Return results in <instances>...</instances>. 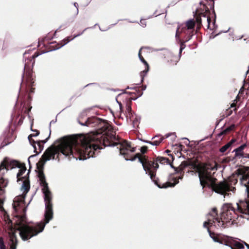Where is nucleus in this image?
<instances>
[{
    "label": "nucleus",
    "mask_w": 249,
    "mask_h": 249,
    "mask_svg": "<svg viewBox=\"0 0 249 249\" xmlns=\"http://www.w3.org/2000/svg\"><path fill=\"white\" fill-rule=\"evenodd\" d=\"M119 105H120V108H122V104L121 103H120Z\"/></svg>",
    "instance_id": "nucleus-44"
},
{
    "label": "nucleus",
    "mask_w": 249,
    "mask_h": 249,
    "mask_svg": "<svg viewBox=\"0 0 249 249\" xmlns=\"http://www.w3.org/2000/svg\"><path fill=\"white\" fill-rule=\"evenodd\" d=\"M232 113V111L230 109L227 110V116L231 115Z\"/></svg>",
    "instance_id": "nucleus-31"
},
{
    "label": "nucleus",
    "mask_w": 249,
    "mask_h": 249,
    "mask_svg": "<svg viewBox=\"0 0 249 249\" xmlns=\"http://www.w3.org/2000/svg\"><path fill=\"white\" fill-rule=\"evenodd\" d=\"M244 89L243 87L242 88V89H240L239 92V94L238 95L240 96H242V95L244 94Z\"/></svg>",
    "instance_id": "nucleus-30"
},
{
    "label": "nucleus",
    "mask_w": 249,
    "mask_h": 249,
    "mask_svg": "<svg viewBox=\"0 0 249 249\" xmlns=\"http://www.w3.org/2000/svg\"><path fill=\"white\" fill-rule=\"evenodd\" d=\"M177 62L176 61V62H175V63H173V65H176V64H177Z\"/></svg>",
    "instance_id": "nucleus-42"
},
{
    "label": "nucleus",
    "mask_w": 249,
    "mask_h": 249,
    "mask_svg": "<svg viewBox=\"0 0 249 249\" xmlns=\"http://www.w3.org/2000/svg\"><path fill=\"white\" fill-rule=\"evenodd\" d=\"M34 156V155H32L31 156L29 157V159H30V158H32V157H33ZM28 161H29V162L30 163V160L29 159H28Z\"/></svg>",
    "instance_id": "nucleus-39"
},
{
    "label": "nucleus",
    "mask_w": 249,
    "mask_h": 249,
    "mask_svg": "<svg viewBox=\"0 0 249 249\" xmlns=\"http://www.w3.org/2000/svg\"><path fill=\"white\" fill-rule=\"evenodd\" d=\"M30 144L33 146L34 148V152L36 153V154H38V153L37 151L36 147V144L37 143V142H36L34 139L30 140L29 141Z\"/></svg>",
    "instance_id": "nucleus-26"
},
{
    "label": "nucleus",
    "mask_w": 249,
    "mask_h": 249,
    "mask_svg": "<svg viewBox=\"0 0 249 249\" xmlns=\"http://www.w3.org/2000/svg\"><path fill=\"white\" fill-rule=\"evenodd\" d=\"M138 55H139V57L140 58V59L141 60V61L144 64V65L145 66V69L144 71H142L141 72V73H140V75L142 77V80H141V81L142 82L143 81V77L144 76H145V75L146 74V73L148 71H149V66L148 64V63L145 60V59H144V58L143 57V56H142V54H141V50L139 51V54H138Z\"/></svg>",
    "instance_id": "nucleus-15"
},
{
    "label": "nucleus",
    "mask_w": 249,
    "mask_h": 249,
    "mask_svg": "<svg viewBox=\"0 0 249 249\" xmlns=\"http://www.w3.org/2000/svg\"><path fill=\"white\" fill-rule=\"evenodd\" d=\"M135 90V92L130 93L131 97L128 98L126 104V117L129 118L130 121L134 122V118L132 113V100H135L142 94V90L146 88V86H140L139 87H135L134 88H130Z\"/></svg>",
    "instance_id": "nucleus-7"
},
{
    "label": "nucleus",
    "mask_w": 249,
    "mask_h": 249,
    "mask_svg": "<svg viewBox=\"0 0 249 249\" xmlns=\"http://www.w3.org/2000/svg\"><path fill=\"white\" fill-rule=\"evenodd\" d=\"M16 167H18L20 169L17 175V181H22L23 178H26L29 177V174L30 171V170H28V172L25 176L23 177H22V176L26 171V167L24 163H21L18 161V163L17 164V166H16Z\"/></svg>",
    "instance_id": "nucleus-13"
},
{
    "label": "nucleus",
    "mask_w": 249,
    "mask_h": 249,
    "mask_svg": "<svg viewBox=\"0 0 249 249\" xmlns=\"http://www.w3.org/2000/svg\"><path fill=\"white\" fill-rule=\"evenodd\" d=\"M37 145L39 147V151L37 152L38 153L40 152L43 149L44 146L43 144L40 143V142H37Z\"/></svg>",
    "instance_id": "nucleus-28"
},
{
    "label": "nucleus",
    "mask_w": 249,
    "mask_h": 249,
    "mask_svg": "<svg viewBox=\"0 0 249 249\" xmlns=\"http://www.w3.org/2000/svg\"><path fill=\"white\" fill-rule=\"evenodd\" d=\"M32 106L31 105L30 106H26L25 104H24V105L23 106L22 111L24 114H29V112L31 111Z\"/></svg>",
    "instance_id": "nucleus-25"
},
{
    "label": "nucleus",
    "mask_w": 249,
    "mask_h": 249,
    "mask_svg": "<svg viewBox=\"0 0 249 249\" xmlns=\"http://www.w3.org/2000/svg\"><path fill=\"white\" fill-rule=\"evenodd\" d=\"M208 231L211 237L214 241L229 246L231 249H243L244 248V246L243 244L234 240L231 237L224 236L218 237L215 235L214 232L211 231L209 228H208Z\"/></svg>",
    "instance_id": "nucleus-6"
},
{
    "label": "nucleus",
    "mask_w": 249,
    "mask_h": 249,
    "mask_svg": "<svg viewBox=\"0 0 249 249\" xmlns=\"http://www.w3.org/2000/svg\"><path fill=\"white\" fill-rule=\"evenodd\" d=\"M236 110H237V108H236V107H235V108H234V111H236Z\"/></svg>",
    "instance_id": "nucleus-43"
},
{
    "label": "nucleus",
    "mask_w": 249,
    "mask_h": 249,
    "mask_svg": "<svg viewBox=\"0 0 249 249\" xmlns=\"http://www.w3.org/2000/svg\"><path fill=\"white\" fill-rule=\"evenodd\" d=\"M188 166V163L186 161H184L182 162V163H181V164L180 165V168L179 169L178 168H176L175 171L177 173H179L180 172L182 171L184 169V168H185V167H186Z\"/></svg>",
    "instance_id": "nucleus-24"
},
{
    "label": "nucleus",
    "mask_w": 249,
    "mask_h": 249,
    "mask_svg": "<svg viewBox=\"0 0 249 249\" xmlns=\"http://www.w3.org/2000/svg\"><path fill=\"white\" fill-rule=\"evenodd\" d=\"M245 245L247 246V247L249 249V245L244 242Z\"/></svg>",
    "instance_id": "nucleus-36"
},
{
    "label": "nucleus",
    "mask_w": 249,
    "mask_h": 249,
    "mask_svg": "<svg viewBox=\"0 0 249 249\" xmlns=\"http://www.w3.org/2000/svg\"><path fill=\"white\" fill-rule=\"evenodd\" d=\"M14 138L12 133L8 131L4 134V140L1 143V148L12 142Z\"/></svg>",
    "instance_id": "nucleus-14"
},
{
    "label": "nucleus",
    "mask_w": 249,
    "mask_h": 249,
    "mask_svg": "<svg viewBox=\"0 0 249 249\" xmlns=\"http://www.w3.org/2000/svg\"><path fill=\"white\" fill-rule=\"evenodd\" d=\"M48 38V37H45V38L44 39V41H45L46 40H47Z\"/></svg>",
    "instance_id": "nucleus-40"
},
{
    "label": "nucleus",
    "mask_w": 249,
    "mask_h": 249,
    "mask_svg": "<svg viewBox=\"0 0 249 249\" xmlns=\"http://www.w3.org/2000/svg\"><path fill=\"white\" fill-rule=\"evenodd\" d=\"M38 52H36L31 57L25 60L24 72L22 75V82L20 87V96L27 95V106L31 105V102L32 100L31 94L35 92V81L33 75L32 69L35 64V59L40 55Z\"/></svg>",
    "instance_id": "nucleus-4"
},
{
    "label": "nucleus",
    "mask_w": 249,
    "mask_h": 249,
    "mask_svg": "<svg viewBox=\"0 0 249 249\" xmlns=\"http://www.w3.org/2000/svg\"><path fill=\"white\" fill-rule=\"evenodd\" d=\"M240 97L239 95H238L236 96V99L234 100V102H236V103H237L238 101L240 100Z\"/></svg>",
    "instance_id": "nucleus-33"
},
{
    "label": "nucleus",
    "mask_w": 249,
    "mask_h": 249,
    "mask_svg": "<svg viewBox=\"0 0 249 249\" xmlns=\"http://www.w3.org/2000/svg\"><path fill=\"white\" fill-rule=\"evenodd\" d=\"M78 36L79 35H77V36H75L73 37H71V36H68L64 38L60 43L57 44H56V42H50L48 46V51L55 50L60 48L61 47L67 44L69 41L73 39L74 37Z\"/></svg>",
    "instance_id": "nucleus-12"
},
{
    "label": "nucleus",
    "mask_w": 249,
    "mask_h": 249,
    "mask_svg": "<svg viewBox=\"0 0 249 249\" xmlns=\"http://www.w3.org/2000/svg\"><path fill=\"white\" fill-rule=\"evenodd\" d=\"M194 169L198 173L200 184L203 188L207 187L213 191L221 195H229V192H234L235 188L232 186L237 182L236 176H242L240 178L241 182L247 187L249 192V173H247V170L244 168H238L230 177L227 180L220 181L218 183L217 178L214 177V174L217 170V163H201L193 165Z\"/></svg>",
    "instance_id": "nucleus-3"
},
{
    "label": "nucleus",
    "mask_w": 249,
    "mask_h": 249,
    "mask_svg": "<svg viewBox=\"0 0 249 249\" xmlns=\"http://www.w3.org/2000/svg\"><path fill=\"white\" fill-rule=\"evenodd\" d=\"M177 40L179 41L180 42V50H179V53H181L182 50L185 48L186 45L185 44V42L187 41H185V40L183 38L181 39L180 37L177 38Z\"/></svg>",
    "instance_id": "nucleus-22"
},
{
    "label": "nucleus",
    "mask_w": 249,
    "mask_h": 249,
    "mask_svg": "<svg viewBox=\"0 0 249 249\" xmlns=\"http://www.w3.org/2000/svg\"><path fill=\"white\" fill-rule=\"evenodd\" d=\"M151 161H153L154 163H157V164L159 166V163L161 164H170V160L167 158H165L163 157H156L154 158H153V160H151Z\"/></svg>",
    "instance_id": "nucleus-16"
},
{
    "label": "nucleus",
    "mask_w": 249,
    "mask_h": 249,
    "mask_svg": "<svg viewBox=\"0 0 249 249\" xmlns=\"http://www.w3.org/2000/svg\"><path fill=\"white\" fill-rule=\"evenodd\" d=\"M33 138V137H30V135H29V136H28V140H29V141H30V140H32V139H33V138Z\"/></svg>",
    "instance_id": "nucleus-38"
},
{
    "label": "nucleus",
    "mask_w": 249,
    "mask_h": 249,
    "mask_svg": "<svg viewBox=\"0 0 249 249\" xmlns=\"http://www.w3.org/2000/svg\"><path fill=\"white\" fill-rule=\"evenodd\" d=\"M200 7L196 10L194 15V17L196 18V21L194 19L187 20L184 25L183 24V27L186 28L187 29H190L195 31V26L196 22L197 23V29H199L202 25V17L206 19L208 24V27H209L211 21V19L210 17V9H213V13L215 16V12L214 11V0H207V3H205L201 1L200 2Z\"/></svg>",
    "instance_id": "nucleus-5"
},
{
    "label": "nucleus",
    "mask_w": 249,
    "mask_h": 249,
    "mask_svg": "<svg viewBox=\"0 0 249 249\" xmlns=\"http://www.w3.org/2000/svg\"><path fill=\"white\" fill-rule=\"evenodd\" d=\"M79 123L83 126L97 127V131L87 134H80L75 136L78 146V155L80 160H84L90 157H95L97 150L103 148V146H114L119 145L120 154L124 156L126 160L133 161L138 159L139 161L142 164L143 168L146 174L150 176L151 179L154 183L160 187H166L168 186H173L167 182L166 186H163L159 181V179L156 177V173L159 165L154 163L149 159L148 157L145 155L148 151V147L143 146L140 149L141 153H138L135 155L132 153L136 151V147H132L130 143L126 140L120 141V139L115 135L111 126L107 123L96 117L89 118L85 122L80 120Z\"/></svg>",
    "instance_id": "nucleus-2"
},
{
    "label": "nucleus",
    "mask_w": 249,
    "mask_h": 249,
    "mask_svg": "<svg viewBox=\"0 0 249 249\" xmlns=\"http://www.w3.org/2000/svg\"><path fill=\"white\" fill-rule=\"evenodd\" d=\"M161 136H155L154 137H153L152 138V140H158V139Z\"/></svg>",
    "instance_id": "nucleus-32"
},
{
    "label": "nucleus",
    "mask_w": 249,
    "mask_h": 249,
    "mask_svg": "<svg viewBox=\"0 0 249 249\" xmlns=\"http://www.w3.org/2000/svg\"><path fill=\"white\" fill-rule=\"evenodd\" d=\"M50 135H51V132H50L48 137L47 138H46L45 140H40V141H38V142H40V143L44 144L45 143H46L48 141V139H49V138L50 137Z\"/></svg>",
    "instance_id": "nucleus-29"
},
{
    "label": "nucleus",
    "mask_w": 249,
    "mask_h": 249,
    "mask_svg": "<svg viewBox=\"0 0 249 249\" xmlns=\"http://www.w3.org/2000/svg\"><path fill=\"white\" fill-rule=\"evenodd\" d=\"M170 135V134H167L164 136H160L158 140H153V141H144V142L152 145L158 146L163 141L164 139L168 138Z\"/></svg>",
    "instance_id": "nucleus-17"
},
{
    "label": "nucleus",
    "mask_w": 249,
    "mask_h": 249,
    "mask_svg": "<svg viewBox=\"0 0 249 249\" xmlns=\"http://www.w3.org/2000/svg\"><path fill=\"white\" fill-rule=\"evenodd\" d=\"M1 194L3 191V188L6 187L8 183V181L7 179H4L2 177H1Z\"/></svg>",
    "instance_id": "nucleus-23"
},
{
    "label": "nucleus",
    "mask_w": 249,
    "mask_h": 249,
    "mask_svg": "<svg viewBox=\"0 0 249 249\" xmlns=\"http://www.w3.org/2000/svg\"><path fill=\"white\" fill-rule=\"evenodd\" d=\"M166 152H167V153H169V151L168 150H167L166 151Z\"/></svg>",
    "instance_id": "nucleus-45"
},
{
    "label": "nucleus",
    "mask_w": 249,
    "mask_h": 249,
    "mask_svg": "<svg viewBox=\"0 0 249 249\" xmlns=\"http://www.w3.org/2000/svg\"><path fill=\"white\" fill-rule=\"evenodd\" d=\"M237 206V210H236L231 205V204H228L224 209H226L225 211L222 213V217H225L227 220H231L235 218L237 211L241 213H246V212H243V209L239 205L238 203L236 204Z\"/></svg>",
    "instance_id": "nucleus-9"
},
{
    "label": "nucleus",
    "mask_w": 249,
    "mask_h": 249,
    "mask_svg": "<svg viewBox=\"0 0 249 249\" xmlns=\"http://www.w3.org/2000/svg\"><path fill=\"white\" fill-rule=\"evenodd\" d=\"M195 31L190 29H187L186 28L183 27V24L178 26L176 30V37L178 38L180 37L181 34L183 35V38L185 40V41H188L191 39L192 37L195 34Z\"/></svg>",
    "instance_id": "nucleus-10"
},
{
    "label": "nucleus",
    "mask_w": 249,
    "mask_h": 249,
    "mask_svg": "<svg viewBox=\"0 0 249 249\" xmlns=\"http://www.w3.org/2000/svg\"><path fill=\"white\" fill-rule=\"evenodd\" d=\"M236 141V140L234 139H231L229 142H228L227 144L224 145V146H222L220 149L219 151L221 153H224L226 151H227L229 148H230L232 145L233 143H234Z\"/></svg>",
    "instance_id": "nucleus-19"
},
{
    "label": "nucleus",
    "mask_w": 249,
    "mask_h": 249,
    "mask_svg": "<svg viewBox=\"0 0 249 249\" xmlns=\"http://www.w3.org/2000/svg\"><path fill=\"white\" fill-rule=\"evenodd\" d=\"M77 5H78V4H77V3H76V2H75V3H74V6H75V7H77Z\"/></svg>",
    "instance_id": "nucleus-41"
},
{
    "label": "nucleus",
    "mask_w": 249,
    "mask_h": 249,
    "mask_svg": "<svg viewBox=\"0 0 249 249\" xmlns=\"http://www.w3.org/2000/svg\"><path fill=\"white\" fill-rule=\"evenodd\" d=\"M247 146L246 144H243L237 148L235 149L234 151L235 152V156H241L243 157L244 156V153H243V150L245 149V148Z\"/></svg>",
    "instance_id": "nucleus-20"
},
{
    "label": "nucleus",
    "mask_w": 249,
    "mask_h": 249,
    "mask_svg": "<svg viewBox=\"0 0 249 249\" xmlns=\"http://www.w3.org/2000/svg\"><path fill=\"white\" fill-rule=\"evenodd\" d=\"M25 118V116H23V115H21V117H20V120H21V119H24Z\"/></svg>",
    "instance_id": "nucleus-37"
},
{
    "label": "nucleus",
    "mask_w": 249,
    "mask_h": 249,
    "mask_svg": "<svg viewBox=\"0 0 249 249\" xmlns=\"http://www.w3.org/2000/svg\"><path fill=\"white\" fill-rule=\"evenodd\" d=\"M243 157L249 158V154H245V156H243Z\"/></svg>",
    "instance_id": "nucleus-35"
},
{
    "label": "nucleus",
    "mask_w": 249,
    "mask_h": 249,
    "mask_svg": "<svg viewBox=\"0 0 249 249\" xmlns=\"http://www.w3.org/2000/svg\"><path fill=\"white\" fill-rule=\"evenodd\" d=\"M48 148L42 155L39 161L36 163L37 169V176L40 181V185L42 187V191L44 194L45 202V212L44 214V222H40L35 225L30 226L27 224L26 216V208L25 207V197L26 194L30 188L29 178L28 177L23 179V183L21 188L23 193L21 195L16 196L14 200L13 207L17 213L14 219V225L13 221L10 218L9 214L4 210L2 204L3 199L1 198V217L3 216L2 225L3 230L7 232V244L9 249H16L18 240L16 235L17 231H19V235L23 241H26L34 236L41 232L45 225L53 217V203L52 193L49 188L48 184L46 181L45 176L43 172L44 165L47 160L51 158L55 159V156L57 155L55 159L59 160L58 155L59 152L69 159L72 158L77 159L80 157L78 154V146L75 136L64 137L56 140L54 144ZM0 249H6L3 239L1 237Z\"/></svg>",
    "instance_id": "nucleus-1"
},
{
    "label": "nucleus",
    "mask_w": 249,
    "mask_h": 249,
    "mask_svg": "<svg viewBox=\"0 0 249 249\" xmlns=\"http://www.w3.org/2000/svg\"><path fill=\"white\" fill-rule=\"evenodd\" d=\"M18 161L12 160L8 157H5L1 161V170L2 169H6L8 171L10 169H12L17 166Z\"/></svg>",
    "instance_id": "nucleus-11"
},
{
    "label": "nucleus",
    "mask_w": 249,
    "mask_h": 249,
    "mask_svg": "<svg viewBox=\"0 0 249 249\" xmlns=\"http://www.w3.org/2000/svg\"><path fill=\"white\" fill-rule=\"evenodd\" d=\"M237 103H233L231 104V107L232 108V107H236V104Z\"/></svg>",
    "instance_id": "nucleus-34"
},
{
    "label": "nucleus",
    "mask_w": 249,
    "mask_h": 249,
    "mask_svg": "<svg viewBox=\"0 0 249 249\" xmlns=\"http://www.w3.org/2000/svg\"><path fill=\"white\" fill-rule=\"evenodd\" d=\"M182 178H183V176L179 177H178V178H172L171 180L173 181V182H172L171 181H166L165 182H161L159 180V181L160 183V184H161V185L163 184V186H165V185L166 186L167 185L165 184L167 183V182H169L171 184H175V185L173 186H168L166 187H162V186H160V187H159V188H167L168 187H174L176 184H177L179 182L178 179H182Z\"/></svg>",
    "instance_id": "nucleus-18"
},
{
    "label": "nucleus",
    "mask_w": 249,
    "mask_h": 249,
    "mask_svg": "<svg viewBox=\"0 0 249 249\" xmlns=\"http://www.w3.org/2000/svg\"><path fill=\"white\" fill-rule=\"evenodd\" d=\"M235 128V124H231V125H230V126L228 127L227 128H226L225 129H224V130L222 131L219 134H218V136H221L223 135H226L228 133H229V132H230L231 131L233 130L234 129V128Z\"/></svg>",
    "instance_id": "nucleus-21"
},
{
    "label": "nucleus",
    "mask_w": 249,
    "mask_h": 249,
    "mask_svg": "<svg viewBox=\"0 0 249 249\" xmlns=\"http://www.w3.org/2000/svg\"><path fill=\"white\" fill-rule=\"evenodd\" d=\"M217 223L216 225L215 224L214 226L215 227H222L225 228L226 227V223L221 219L218 217L217 210L216 208H213L212 210V212H210L208 215V220L205 221L203 223V226L205 228H207L208 226H212L213 223Z\"/></svg>",
    "instance_id": "nucleus-8"
},
{
    "label": "nucleus",
    "mask_w": 249,
    "mask_h": 249,
    "mask_svg": "<svg viewBox=\"0 0 249 249\" xmlns=\"http://www.w3.org/2000/svg\"><path fill=\"white\" fill-rule=\"evenodd\" d=\"M31 130L32 131H35L36 133L31 134L30 135V137H36V136H37L39 134V131L38 130H33L32 129V125L31 126Z\"/></svg>",
    "instance_id": "nucleus-27"
}]
</instances>
